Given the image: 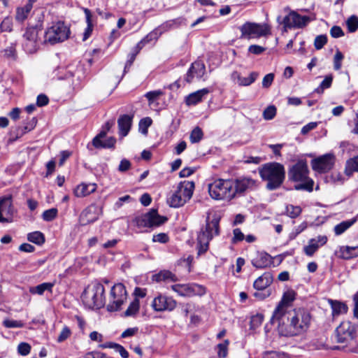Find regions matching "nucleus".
<instances>
[{
  "label": "nucleus",
  "instance_id": "1",
  "mask_svg": "<svg viewBox=\"0 0 358 358\" xmlns=\"http://www.w3.org/2000/svg\"><path fill=\"white\" fill-rule=\"evenodd\" d=\"M310 319L307 311L299 308L271 318V322L278 324V331L281 336L292 337L305 333L309 328Z\"/></svg>",
  "mask_w": 358,
  "mask_h": 358
},
{
  "label": "nucleus",
  "instance_id": "2",
  "mask_svg": "<svg viewBox=\"0 0 358 358\" xmlns=\"http://www.w3.org/2000/svg\"><path fill=\"white\" fill-rule=\"evenodd\" d=\"M259 174L264 180L267 181L266 188L274 190L282 184L285 172L282 164L273 162L264 164L259 169Z\"/></svg>",
  "mask_w": 358,
  "mask_h": 358
},
{
  "label": "nucleus",
  "instance_id": "3",
  "mask_svg": "<svg viewBox=\"0 0 358 358\" xmlns=\"http://www.w3.org/2000/svg\"><path fill=\"white\" fill-rule=\"evenodd\" d=\"M308 173L307 163L303 160L298 161L290 168L288 173L289 179L292 181L300 182L295 185L296 189L313 191L314 182L308 177Z\"/></svg>",
  "mask_w": 358,
  "mask_h": 358
},
{
  "label": "nucleus",
  "instance_id": "4",
  "mask_svg": "<svg viewBox=\"0 0 358 358\" xmlns=\"http://www.w3.org/2000/svg\"><path fill=\"white\" fill-rule=\"evenodd\" d=\"M218 234L219 219L213 217L210 220V217H208L205 227L201 229L197 236L198 255H203L208 251L210 241Z\"/></svg>",
  "mask_w": 358,
  "mask_h": 358
},
{
  "label": "nucleus",
  "instance_id": "5",
  "mask_svg": "<svg viewBox=\"0 0 358 358\" xmlns=\"http://www.w3.org/2000/svg\"><path fill=\"white\" fill-rule=\"evenodd\" d=\"M194 187L192 181L180 182L177 189L167 198V203L172 208L182 206L192 198Z\"/></svg>",
  "mask_w": 358,
  "mask_h": 358
},
{
  "label": "nucleus",
  "instance_id": "6",
  "mask_svg": "<svg viewBox=\"0 0 358 358\" xmlns=\"http://www.w3.org/2000/svg\"><path fill=\"white\" fill-rule=\"evenodd\" d=\"M105 289L101 283L88 286L82 294V301L89 308H100L105 304Z\"/></svg>",
  "mask_w": 358,
  "mask_h": 358
},
{
  "label": "nucleus",
  "instance_id": "7",
  "mask_svg": "<svg viewBox=\"0 0 358 358\" xmlns=\"http://www.w3.org/2000/svg\"><path fill=\"white\" fill-rule=\"evenodd\" d=\"M232 180L217 179L208 185V192L215 200L231 201L234 198Z\"/></svg>",
  "mask_w": 358,
  "mask_h": 358
},
{
  "label": "nucleus",
  "instance_id": "8",
  "mask_svg": "<svg viewBox=\"0 0 358 358\" xmlns=\"http://www.w3.org/2000/svg\"><path fill=\"white\" fill-rule=\"evenodd\" d=\"M239 30L241 33L240 38L243 39L259 38L271 34V27L266 23L246 22L239 27Z\"/></svg>",
  "mask_w": 358,
  "mask_h": 358
},
{
  "label": "nucleus",
  "instance_id": "9",
  "mask_svg": "<svg viewBox=\"0 0 358 358\" xmlns=\"http://www.w3.org/2000/svg\"><path fill=\"white\" fill-rule=\"evenodd\" d=\"M69 29L62 22H57L45 32L44 42L54 45L69 38Z\"/></svg>",
  "mask_w": 358,
  "mask_h": 358
},
{
  "label": "nucleus",
  "instance_id": "10",
  "mask_svg": "<svg viewBox=\"0 0 358 358\" xmlns=\"http://www.w3.org/2000/svg\"><path fill=\"white\" fill-rule=\"evenodd\" d=\"M127 299V292L122 283L115 285L110 294V303L107 306L108 311H117Z\"/></svg>",
  "mask_w": 358,
  "mask_h": 358
},
{
  "label": "nucleus",
  "instance_id": "11",
  "mask_svg": "<svg viewBox=\"0 0 358 358\" xmlns=\"http://www.w3.org/2000/svg\"><path fill=\"white\" fill-rule=\"evenodd\" d=\"M171 289L183 297L203 296L206 294V288L196 283L175 284L171 286Z\"/></svg>",
  "mask_w": 358,
  "mask_h": 358
},
{
  "label": "nucleus",
  "instance_id": "12",
  "mask_svg": "<svg viewBox=\"0 0 358 358\" xmlns=\"http://www.w3.org/2000/svg\"><path fill=\"white\" fill-rule=\"evenodd\" d=\"M336 341L339 343L346 345L350 343L356 337V331L354 325L350 321H343L336 329Z\"/></svg>",
  "mask_w": 358,
  "mask_h": 358
},
{
  "label": "nucleus",
  "instance_id": "13",
  "mask_svg": "<svg viewBox=\"0 0 358 358\" xmlns=\"http://www.w3.org/2000/svg\"><path fill=\"white\" fill-rule=\"evenodd\" d=\"M167 218L158 215L157 210L152 209L150 212L136 218V224L141 227H157L164 224Z\"/></svg>",
  "mask_w": 358,
  "mask_h": 358
},
{
  "label": "nucleus",
  "instance_id": "14",
  "mask_svg": "<svg viewBox=\"0 0 358 358\" xmlns=\"http://www.w3.org/2000/svg\"><path fill=\"white\" fill-rule=\"evenodd\" d=\"M15 212L12 196L6 195L0 197V223L12 222Z\"/></svg>",
  "mask_w": 358,
  "mask_h": 358
},
{
  "label": "nucleus",
  "instance_id": "15",
  "mask_svg": "<svg viewBox=\"0 0 358 358\" xmlns=\"http://www.w3.org/2000/svg\"><path fill=\"white\" fill-rule=\"evenodd\" d=\"M296 298V293L292 291L286 292L279 302L278 305L273 311L271 318H275L280 315H285L289 313L290 310H295L296 309L292 308V303Z\"/></svg>",
  "mask_w": 358,
  "mask_h": 358
},
{
  "label": "nucleus",
  "instance_id": "16",
  "mask_svg": "<svg viewBox=\"0 0 358 358\" xmlns=\"http://www.w3.org/2000/svg\"><path fill=\"white\" fill-rule=\"evenodd\" d=\"M177 306V302L171 296L158 294L151 303V306L156 312L172 311Z\"/></svg>",
  "mask_w": 358,
  "mask_h": 358
},
{
  "label": "nucleus",
  "instance_id": "17",
  "mask_svg": "<svg viewBox=\"0 0 358 358\" xmlns=\"http://www.w3.org/2000/svg\"><path fill=\"white\" fill-rule=\"evenodd\" d=\"M22 46L24 50L29 53H34L38 48V30L35 27L26 29L22 36Z\"/></svg>",
  "mask_w": 358,
  "mask_h": 358
},
{
  "label": "nucleus",
  "instance_id": "18",
  "mask_svg": "<svg viewBox=\"0 0 358 358\" xmlns=\"http://www.w3.org/2000/svg\"><path fill=\"white\" fill-rule=\"evenodd\" d=\"M334 162V155L328 153L313 159L311 165L313 170L319 173H326L333 168Z\"/></svg>",
  "mask_w": 358,
  "mask_h": 358
},
{
  "label": "nucleus",
  "instance_id": "19",
  "mask_svg": "<svg viewBox=\"0 0 358 358\" xmlns=\"http://www.w3.org/2000/svg\"><path fill=\"white\" fill-rule=\"evenodd\" d=\"M310 21L307 16H301L295 11H292L282 20L285 29L292 28H302Z\"/></svg>",
  "mask_w": 358,
  "mask_h": 358
},
{
  "label": "nucleus",
  "instance_id": "20",
  "mask_svg": "<svg viewBox=\"0 0 358 358\" xmlns=\"http://www.w3.org/2000/svg\"><path fill=\"white\" fill-rule=\"evenodd\" d=\"M232 182H234V198L243 194L247 191L252 190L257 187V181L250 178H240L232 180Z\"/></svg>",
  "mask_w": 358,
  "mask_h": 358
},
{
  "label": "nucleus",
  "instance_id": "21",
  "mask_svg": "<svg viewBox=\"0 0 358 358\" xmlns=\"http://www.w3.org/2000/svg\"><path fill=\"white\" fill-rule=\"evenodd\" d=\"M206 72V66L203 62L201 61H196L192 64L190 68L189 69L185 80L187 83H191L194 78H196L197 79L201 78Z\"/></svg>",
  "mask_w": 358,
  "mask_h": 358
},
{
  "label": "nucleus",
  "instance_id": "22",
  "mask_svg": "<svg viewBox=\"0 0 358 358\" xmlns=\"http://www.w3.org/2000/svg\"><path fill=\"white\" fill-rule=\"evenodd\" d=\"M327 242L326 236H318L316 238H311L308 241V245L303 248L304 253L311 257L319 249L320 247L325 245Z\"/></svg>",
  "mask_w": 358,
  "mask_h": 358
},
{
  "label": "nucleus",
  "instance_id": "23",
  "mask_svg": "<svg viewBox=\"0 0 358 358\" xmlns=\"http://www.w3.org/2000/svg\"><path fill=\"white\" fill-rule=\"evenodd\" d=\"M106 136V131H101L97 136L92 140V144L96 148H113L116 140L113 137H110L105 141H102Z\"/></svg>",
  "mask_w": 358,
  "mask_h": 358
},
{
  "label": "nucleus",
  "instance_id": "24",
  "mask_svg": "<svg viewBox=\"0 0 358 358\" xmlns=\"http://www.w3.org/2000/svg\"><path fill=\"white\" fill-rule=\"evenodd\" d=\"M258 76L257 72H251L248 77H243L237 71H234L231 75V78L240 86H249L256 80Z\"/></svg>",
  "mask_w": 358,
  "mask_h": 358
},
{
  "label": "nucleus",
  "instance_id": "25",
  "mask_svg": "<svg viewBox=\"0 0 358 358\" xmlns=\"http://www.w3.org/2000/svg\"><path fill=\"white\" fill-rule=\"evenodd\" d=\"M272 264L271 257L266 252H258L257 256L252 259V264L257 268H264Z\"/></svg>",
  "mask_w": 358,
  "mask_h": 358
},
{
  "label": "nucleus",
  "instance_id": "26",
  "mask_svg": "<svg viewBox=\"0 0 358 358\" xmlns=\"http://www.w3.org/2000/svg\"><path fill=\"white\" fill-rule=\"evenodd\" d=\"M96 189L95 183H81L76 186L73 193L76 197H85L94 192Z\"/></svg>",
  "mask_w": 358,
  "mask_h": 358
},
{
  "label": "nucleus",
  "instance_id": "27",
  "mask_svg": "<svg viewBox=\"0 0 358 358\" xmlns=\"http://www.w3.org/2000/svg\"><path fill=\"white\" fill-rule=\"evenodd\" d=\"M272 282V274L269 272H266L254 282L253 287L257 290L263 291L266 289Z\"/></svg>",
  "mask_w": 358,
  "mask_h": 358
},
{
  "label": "nucleus",
  "instance_id": "28",
  "mask_svg": "<svg viewBox=\"0 0 358 358\" xmlns=\"http://www.w3.org/2000/svg\"><path fill=\"white\" fill-rule=\"evenodd\" d=\"M208 93L209 90L207 88H203L191 93L185 97V103L187 106L196 105L201 102L203 96L207 95Z\"/></svg>",
  "mask_w": 358,
  "mask_h": 358
},
{
  "label": "nucleus",
  "instance_id": "29",
  "mask_svg": "<svg viewBox=\"0 0 358 358\" xmlns=\"http://www.w3.org/2000/svg\"><path fill=\"white\" fill-rule=\"evenodd\" d=\"M131 117L128 115H124L119 117L117 120L119 131L120 136L122 137L126 136L131 126Z\"/></svg>",
  "mask_w": 358,
  "mask_h": 358
},
{
  "label": "nucleus",
  "instance_id": "30",
  "mask_svg": "<svg viewBox=\"0 0 358 358\" xmlns=\"http://www.w3.org/2000/svg\"><path fill=\"white\" fill-rule=\"evenodd\" d=\"M97 219L98 217L95 214V208L89 207L81 213L79 220L82 225H87L95 222Z\"/></svg>",
  "mask_w": 358,
  "mask_h": 358
},
{
  "label": "nucleus",
  "instance_id": "31",
  "mask_svg": "<svg viewBox=\"0 0 358 358\" xmlns=\"http://www.w3.org/2000/svg\"><path fill=\"white\" fill-rule=\"evenodd\" d=\"M328 301L331 307L334 317L347 313L348 306L345 303L333 299H329Z\"/></svg>",
  "mask_w": 358,
  "mask_h": 358
},
{
  "label": "nucleus",
  "instance_id": "32",
  "mask_svg": "<svg viewBox=\"0 0 358 358\" xmlns=\"http://www.w3.org/2000/svg\"><path fill=\"white\" fill-rule=\"evenodd\" d=\"M32 8V3L31 0L24 6L18 7L16 10L15 19L18 22L25 20Z\"/></svg>",
  "mask_w": 358,
  "mask_h": 358
},
{
  "label": "nucleus",
  "instance_id": "33",
  "mask_svg": "<svg viewBox=\"0 0 358 358\" xmlns=\"http://www.w3.org/2000/svg\"><path fill=\"white\" fill-rule=\"evenodd\" d=\"M54 285V282H43L37 286L30 287L29 292L32 294L38 295H43L45 291L52 293Z\"/></svg>",
  "mask_w": 358,
  "mask_h": 358
},
{
  "label": "nucleus",
  "instance_id": "34",
  "mask_svg": "<svg viewBox=\"0 0 358 358\" xmlns=\"http://www.w3.org/2000/svg\"><path fill=\"white\" fill-rule=\"evenodd\" d=\"M340 255L345 259L357 257H358V246H342L340 248Z\"/></svg>",
  "mask_w": 358,
  "mask_h": 358
},
{
  "label": "nucleus",
  "instance_id": "35",
  "mask_svg": "<svg viewBox=\"0 0 358 358\" xmlns=\"http://www.w3.org/2000/svg\"><path fill=\"white\" fill-rule=\"evenodd\" d=\"M153 280L156 282H161V281H171V282H176L178 280L177 277L176 275L172 273L169 271L164 270L158 273L157 274H155L152 276Z\"/></svg>",
  "mask_w": 358,
  "mask_h": 358
},
{
  "label": "nucleus",
  "instance_id": "36",
  "mask_svg": "<svg viewBox=\"0 0 358 358\" xmlns=\"http://www.w3.org/2000/svg\"><path fill=\"white\" fill-rule=\"evenodd\" d=\"M357 220V217H354L352 219L345 220L338 224L334 227V233L336 235L339 236L344 233L347 229H348L351 226H352Z\"/></svg>",
  "mask_w": 358,
  "mask_h": 358
},
{
  "label": "nucleus",
  "instance_id": "37",
  "mask_svg": "<svg viewBox=\"0 0 358 358\" xmlns=\"http://www.w3.org/2000/svg\"><path fill=\"white\" fill-rule=\"evenodd\" d=\"M355 171L358 172V156L348 159L346 162L345 174L350 176Z\"/></svg>",
  "mask_w": 358,
  "mask_h": 358
},
{
  "label": "nucleus",
  "instance_id": "38",
  "mask_svg": "<svg viewBox=\"0 0 358 358\" xmlns=\"http://www.w3.org/2000/svg\"><path fill=\"white\" fill-rule=\"evenodd\" d=\"M203 136L202 129L199 127H196L190 133L189 140L192 143H199Z\"/></svg>",
  "mask_w": 358,
  "mask_h": 358
},
{
  "label": "nucleus",
  "instance_id": "39",
  "mask_svg": "<svg viewBox=\"0 0 358 358\" xmlns=\"http://www.w3.org/2000/svg\"><path fill=\"white\" fill-rule=\"evenodd\" d=\"M27 238L30 242L38 245H41L45 241L44 236L40 231H34L29 234Z\"/></svg>",
  "mask_w": 358,
  "mask_h": 358
},
{
  "label": "nucleus",
  "instance_id": "40",
  "mask_svg": "<svg viewBox=\"0 0 358 358\" xmlns=\"http://www.w3.org/2000/svg\"><path fill=\"white\" fill-rule=\"evenodd\" d=\"M140 303L139 300L135 299L129 305L128 308L124 312V315L127 317L133 316L138 313L139 310Z\"/></svg>",
  "mask_w": 358,
  "mask_h": 358
},
{
  "label": "nucleus",
  "instance_id": "41",
  "mask_svg": "<svg viewBox=\"0 0 358 358\" xmlns=\"http://www.w3.org/2000/svg\"><path fill=\"white\" fill-rule=\"evenodd\" d=\"M301 208L298 206L289 204L286 206V213L292 218L297 217L301 213Z\"/></svg>",
  "mask_w": 358,
  "mask_h": 358
},
{
  "label": "nucleus",
  "instance_id": "42",
  "mask_svg": "<svg viewBox=\"0 0 358 358\" xmlns=\"http://www.w3.org/2000/svg\"><path fill=\"white\" fill-rule=\"evenodd\" d=\"M348 29L352 33L358 29V17L356 15L350 16L346 21Z\"/></svg>",
  "mask_w": 358,
  "mask_h": 358
},
{
  "label": "nucleus",
  "instance_id": "43",
  "mask_svg": "<svg viewBox=\"0 0 358 358\" xmlns=\"http://www.w3.org/2000/svg\"><path fill=\"white\" fill-rule=\"evenodd\" d=\"M229 344V340H225L222 343L217 345V355L219 357L225 358L227 356Z\"/></svg>",
  "mask_w": 358,
  "mask_h": 358
},
{
  "label": "nucleus",
  "instance_id": "44",
  "mask_svg": "<svg viewBox=\"0 0 358 358\" xmlns=\"http://www.w3.org/2000/svg\"><path fill=\"white\" fill-rule=\"evenodd\" d=\"M163 94V92L161 90L150 91L145 94V96L148 99L149 105L153 103L156 100L159 99L160 96Z\"/></svg>",
  "mask_w": 358,
  "mask_h": 358
},
{
  "label": "nucleus",
  "instance_id": "45",
  "mask_svg": "<svg viewBox=\"0 0 358 358\" xmlns=\"http://www.w3.org/2000/svg\"><path fill=\"white\" fill-rule=\"evenodd\" d=\"M3 324L6 328H22L24 327V323L22 321L9 319L4 320Z\"/></svg>",
  "mask_w": 358,
  "mask_h": 358
},
{
  "label": "nucleus",
  "instance_id": "46",
  "mask_svg": "<svg viewBox=\"0 0 358 358\" xmlns=\"http://www.w3.org/2000/svg\"><path fill=\"white\" fill-rule=\"evenodd\" d=\"M57 215V209L52 208L50 209H48L47 210H45L43 213V219L45 221L50 222L53 220Z\"/></svg>",
  "mask_w": 358,
  "mask_h": 358
},
{
  "label": "nucleus",
  "instance_id": "47",
  "mask_svg": "<svg viewBox=\"0 0 358 358\" xmlns=\"http://www.w3.org/2000/svg\"><path fill=\"white\" fill-rule=\"evenodd\" d=\"M306 228L307 223L306 222H302L300 225L295 227L289 235V240H293L296 238V237L303 231H304Z\"/></svg>",
  "mask_w": 358,
  "mask_h": 358
},
{
  "label": "nucleus",
  "instance_id": "48",
  "mask_svg": "<svg viewBox=\"0 0 358 358\" xmlns=\"http://www.w3.org/2000/svg\"><path fill=\"white\" fill-rule=\"evenodd\" d=\"M264 358H292L288 354L276 351L266 352Z\"/></svg>",
  "mask_w": 358,
  "mask_h": 358
},
{
  "label": "nucleus",
  "instance_id": "49",
  "mask_svg": "<svg viewBox=\"0 0 358 358\" xmlns=\"http://www.w3.org/2000/svg\"><path fill=\"white\" fill-rule=\"evenodd\" d=\"M276 114V108L274 106H268L263 112V117L265 120H272Z\"/></svg>",
  "mask_w": 358,
  "mask_h": 358
},
{
  "label": "nucleus",
  "instance_id": "50",
  "mask_svg": "<svg viewBox=\"0 0 358 358\" xmlns=\"http://www.w3.org/2000/svg\"><path fill=\"white\" fill-rule=\"evenodd\" d=\"M71 329L68 327L65 326L64 327H63L60 334H59L57 341L58 343H62L64 341H66L71 336Z\"/></svg>",
  "mask_w": 358,
  "mask_h": 358
},
{
  "label": "nucleus",
  "instance_id": "51",
  "mask_svg": "<svg viewBox=\"0 0 358 358\" xmlns=\"http://www.w3.org/2000/svg\"><path fill=\"white\" fill-rule=\"evenodd\" d=\"M327 42V38L325 35L317 36L314 41L315 48L317 50L322 49Z\"/></svg>",
  "mask_w": 358,
  "mask_h": 358
},
{
  "label": "nucleus",
  "instance_id": "52",
  "mask_svg": "<svg viewBox=\"0 0 358 358\" xmlns=\"http://www.w3.org/2000/svg\"><path fill=\"white\" fill-rule=\"evenodd\" d=\"M264 320V317L261 314H257L251 317L250 327L252 329H256L261 325Z\"/></svg>",
  "mask_w": 358,
  "mask_h": 358
},
{
  "label": "nucleus",
  "instance_id": "53",
  "mask_svg": "<svg viewBox=\"0 0 358 358\" xmlns=\"http://www.w3.org/2000/svg\"><path fill=\"white\" fill-rule=\"evenodd\" d=\"M343 59V55L339 50H337L334 58V67L335 70H339L341 68V62Z\"/></svg>",
  "mask_w": 358,
  "mask_h": 358
},
{
  "label": "nucleus",
  "instance_id": "54",
  "mask_svg": "<svg viewBox=\"0 0 358 358\" xmlns=\"http://www.w3.org/2000/svg\"><path fill=\"white\" fill-rule=\"evenodd\" d=\"M31 346L27 343H21L18 345L17 351L21 355L26 356L29 354Z\"/></svg>",
  "mask_w": 358,
  "mask_h": 358
},
{
  "label": "nucleus",
  "instance_id": "55",
  "mask_svg": "<svg viewBox=\"0 0 358 358\" xmlns=\"http://www.w3.org/2000/svg\"><path fill=\"white\" fill-rule=\"evenodd\" d=\"M152 241L161 243H166L169 241V236L165 233H160L153 236Z\"/></svg>",
  "mask_w": 358,
  "mask_h": 358
},
{
  "label": "nucleus",
  "instance_id": "56",
  "mask_svg": "<svg viewBox=\"0 0 358 358\" xmlns=\"http://www.w3.org/2000/svg\"><path fill=\"white\" fill-rule=\"evenodd\" d=\"M266 50L265 48L258 45H251L248 48L249 52L254 55H260Z\"/></svg>",
  "mask_w": 358,
  "mask_h": 358
},
{
  "label": "nucleus",
  "instance_id": "57",
  "mask_svg": "<svg viewBox=\"0 0 358 358\" xmlns=\"http://www.w3.org/2000/svg\"><path fill=\"white\" fill-rule=\"evenodd\" d=\"M317 122H309L308 124H306L305 126H303L302 127L301 133L303 135H306L311 130H313L314 129H315L317 127Z\"/></svg>",
  "mask_w": 358,
  "mask_h": 358
},
{
  "label": "nucleus",
  "instance_id": "58",
  "mask_svg": "<svg viewBox=\"0 0 358 358\" xmlns=\"http://www.w3.org/2000/svg\"><path fill=\"white\" fill-rule=\"evenodd\" d=\"M330 34L333 38H339L344 35L342 29L338 26H334L331 27Z\"/></svg>",
  "mask_w": 358,
  "mask_h": 358
},
{
  "label": "nucleus",
  "instance_id": "59",
  "mask_svg": "<svg viewBox=\"0 0 358 358\" xmlns=\"http://www.w3.org/2000/svg\"><path fill=\"white\" fill-rule=\"evenodd\" d=\"M274 79V75L273 73H268L266 75L262 80V86L264 88H268L271 86Z\"/></svg>",
  "mask_w": 358,
  "mask_h": 358
},
{
  "label": "nucleus",
  "instance_id": "60",
  "mask_svg": "<svg viewBox=\"0 0 358 358\" xmlns=\"http://www.w3.org/2000/svg\"><path fill=\"white\" fill-rule=\"evenodd\" d=\"M234 237L233 242L236 243L243 241L245 238L244 234L242 233L240 229L236 228L233 231Z\"/></svg>",
  "mask_w": 358,
  "mask_h": 358
},
{
  "label": "nucleus",
  "instance_id": "61",
  "mask_svg": "<svg viewBox=\"0 0 358 358\" xmlns=\"http://www.w3.org/2000/svg\"><path fill=\"white\" fill-rule=\"evenodd\" d=\"M1 29L3 31H10L12 30V23L9 18L4 19L1 24H0Z\"/></svg>",
  "mask_w": 358,
  "mask_h": 358
},
{
  "label": "nucleus",
  "instance_id": "62",
  "mask_svg": "<svg viewBox=\"0 0 358 358\" xmlns=\"http://www.w3.org/2000/svg\"><path fill=\"white\" fill-rule=\"evenodd\" d=\"M155 36L156 33H150L137 44L136 48L141 49L145 43H148L150 40L152 39L153 37H155Z\"/></svg>",
  "mask_w": 358,
  "mask_h": 358
},
{
  "label": "nucleus",
  "instance_id": "63",
  "mask_svg": "<svg viewBox=\"0 0 358 358\" xmlns=\"http://www.w3.org/2000/svg\"><path fill=\"white\" fill-rule=\"evenodd\" d=\"M333 80L332 76H327L324 80L321 83L320 87L322 90L327 89L331 87Z\"/></svg>",
  "mask_w": 358,
  "mask_h": 358
},
{
  "label": "nucleus",
  "instance_id": "64",
  "mask_svg": "<svg viewBox=\"0 0 358 358\" xmlns=\"http://www.w3.org/2000/svg\"><path fill=\"white\" fill-rule=\"evenodd\" d=\"M49 99L45 94H39L37 97L36 105L38 106H44L48 103Z\"/></svg>",
  "mask_w": 358,
  "mask_h": 358
}]
</instances>
